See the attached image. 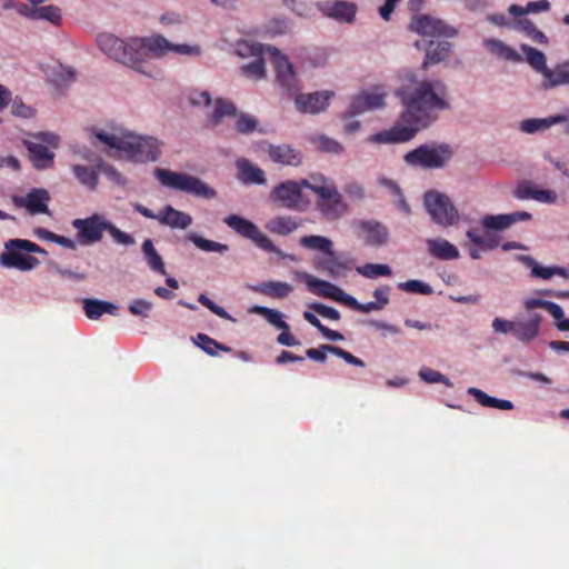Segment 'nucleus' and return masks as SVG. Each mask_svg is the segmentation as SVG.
I'll return each instance as SVG.
<instances>
[{"mask_svg":"<svg viewBox=\"0 0 569 569\" xmlns=\"http://www.w3.org/2000/svg\"><path fill=\"white\" fill-rule=\"evenodd\" d=\"M397 96L405 106L400 123L372 134L369 138L371 142L409 141L437 119L436 111L449 108L447 87L442 81H418L412 73L406 76L405 83L397 90Z\"/></svg>","mask_w":569,"mask_h":569,"instance_id":"1","label":"nucleus"},{"mask_svg":"<svg viewBox=\"0 0 569 569\" xmlns=\"http://www.w3.org/2000/svg\"><path fill=\"white\" fill-rule=\"evenodd\" d=\"M303 188L318 196L316 207L327 220H339L348 212V204L343 201L336 183L320 173L311 174L309 179L280 182L271 190L270 199L289 210H302L309 204V200L302 193Z\"/></svg>","mask_w":569,"mask_h":569,"instance_id":"2","label":"nucleus"},{"mask_svg":"<svg viewBox=\"0 0 569 569\" xmlns=\"http://www.w3.org/2000/svg\"><path fill=\"white\" fill-rule=\"evenodd\" d=\"M250 53L254 57L253 61L241 66V73L253 80H261L266 77L264 54H268L276 70V78L279 86L289 94L300 90L299 81L291 62L277 48L254 43L249 47Z\"/></svg>","mask_w":569,"mask_h":569,"instance_id":"3","label":"nucleus"},{"mask_svg":"<svg viewBox=\"0 0 569 569\" xmlns=\"http://www.w3.org/2000/svg\"><path fill=\"white\" fill-rule=\"evenodd\" d=\"M94 137L109 149H114L133 162L157 161L161 153L160 141L150 136H138L120 130L111 133L97 131Z\"/></svg>","mask_w":569,"mask_h":569,"instance_id":"4","label":"nucleus"},{"mask_svg":"<svg viewBox=\"0 0 569 569\" xmlns=\"http://www.w3.org/2000/svg\"><path fill=\"white\" fill-rule=\"evenodd\" d=\"M97 43L109 58L141 73L152 76V72L147 68L149 60L148 38H132L126 42L111 33H101L97 38Z\"/></svg>","mask_w":569,"mask_h":569,"instance_id":"5","label":"nucleus"},{"mask_svg":"<svg viewBox=\"0 0 569 569\" xmlns=\"http://www.w3.org/2000/svg\"><path fill=\"white\" fill-rule=\"evenodd\" d=\"M156 177L161 184L178 191H183L203 199H213L217 197V191L213 188L194 176L167 169H157Z\"/></svg>","mask_w":569,"mask_h":569,"instance_id":"6","label":"nucleus"},{"mask_svg":"<svg viewBox=\"0 0 569 569\" xmlns=\"http://www.w3.org/2000/svg\"><path fill=\"white\" fill-rule=\"evenodd\" d=\"M452 158L450 146L441 143L438 146L422 144L405 154L408 166L423 169H438L446 166Z\"/></svg>","mask_w":569,"mask_h":569,"instance_id":"7","label":"nucleus"},{"mask_svg":"<svg viewBox=\"0 0 569 569\" xmlns=\"http://www.w3.org/2000/svg\"><path fill=\"white\" fill-rule=\"evenodd\" d=\"M223 222L236 233L250 240L260 250L284 257L283 252L276 247L273 241L252 221L238 214H229L223 219Z\"/></svg>","mask_w":569,"mask_h":569,"instance_id":"8","label":"nucleus"},{"mask_svg":"<svg viewBox=\"0 0 569 569\" xmlns=\"http://www.w3.org/2000/svg\"><path fill=\"white\" fill-rule=\"evenodd\" d=\"M423 203L432 220L440 226H452L459 218L458 210L449 197L441 192H426L423 197Z\"/></svg>","mask_w":569,"mask_h":569,"instance_id":"9","label":"nucleus"},{"mask_svg":"<svg viewBox=\"0 0 569 569\" xmlns=\"http://www.w3.org/2000/svg\"><path fill=\"white\" fill-rule=\"evenodd\" d=\"M108 222L101 214L94 213L84 219H74L72 226L78 230L77 239L81 244H93L101 241Z\"/></svg>","mask_w":569,"mask_h":569,"instance_id":"10","label":"nucleus"},{"mask_svg":"<svg viewBox=\"0 0 569 569\" xmlns=\"http://www.w3.org/2000/svg\"><path fill=\"white\" fill-rule=\"evenodd\" d=\"M149 59L159 58L169 51L179 54L199 56L201 53L199 46L173 44L162 36H153L148 38Z\"/></svg>","mask_w":569,"mask_h":569,"instance_id":"11","label":"nucleus"},{"mask_svg":"<svg viewBox=\"0 0 569 569\" xmlns=\"http://www.w3.org/2000/svg\"><path fill=\"white\" fill-rule=\"evenodd\" d=\"M410 29L419 34L423 36H445L455 37L457 30L442 20L423 14L416 17L411 23Z\"/></svg>","mask_w":569,"mask_h":569,"instance_id":"12","label":"nucleus"},{"mask_svg":"<svg viewBox=\"0 0 569 569\" xmlns=\"http://www.w3.org/2000/svg\"><path fill=\"white\" fill-rule=\"evenodd\" d=\"M301 279L306 282L308 290L317 296L329 298L347 306V299L350 295L346 293L338 286L326 280L318 279L309 273H301Z\"/></svg>","mask_w":569,"mask_h":569,"instance_id":"13","label":"nucleus"},{"mask_svg":"<svg viewBox=\"0 0 569 569\" xmlns=\"http://www.w3.org/2000/svg\"><path fill=\"white\" fill-rule=\"evenodd\" d=\"M50 194L43 188H34L24 197H16L13 202L17 207L26 208L31 216L44 213L50 214L48 202Z\"/></svg>","mask_w":569,"mask_h":569,"instance_id":"14","label":"nucleus"},{"mask_svg":"<svg viewBox=\"0 0 569 569\" xmlns=\"http://www.w3.org/2000/svg\"><path fill=\"white\" fill-rule=\"evenodd\" d=\"M295 103L298 111L303 113H318L329 106V100L333 96L331 91L313 92L308 94H297Z\"/></svg>","mask_w":569,"mask_h":569,"instance_id":"15","label":"nucleus"},{"mask_svg":"<svg viewBox=\"0 0 569 569\" xmlns=\"http://www.w3.org/2000/svg\"><path fill=\"white\" fill-rule=\"evenodd\" d=\"M532 214L527 211H516L502 214H486L481 219V224L487 230L502 231L510 228L519 221H529Z\"/></svg>","mask_w":569,"mask_h":569,"instance_id":"16","label":"nucleus"},{"mask_svg":"<svg viewBox=\"0 0 569 569\" xmlns=\"http://www.w3.org/2000/svg\"><path fill=\"white\" fill-rule=\"evenodd\" d=\"M523 307L527 311L543 309L555 319V327L558 330L569 329V319L565 318L562 307L556 302L540 298H528L523 301Z\"/></svg>","mask_w":569,"mask_h":569,"instance_id":"17","label":"nucleus"},{"mask_svg":"<svg viewBox=\"0 0 569 569\" xmlns=\"http://www.w3.org/2000/svg\"><path fill=\"white\" fill-rule=\"evenodd\" d=\"M267 153L270 160L280 166L298 167L302 163V152L290 144H269Z\"/></svg>","mask_w":569,"mask_h":569,"instance_id":"18","label":"nucleus"},{"mask_svg":"<svg viewBox=\"0 0 569 569\" xmlns=\"http://www.w3.org/2000/svg\"><path fill=\"white\" fill-rule=\"evenodd\" d=\"M6 251L0 256V264L7 268H17L21 271H29L39 264V260L29 254L21 253L19 248H11L9 241L4 244Z\"/></svg>","mask_w":569,"mask_h":569,"instance_id":"19","label":"nucleus"},{"mask_svg":"<svg viewBox=\"0 0 569 569\" xmlns=\"http://www.w3.org/2000/svg\"><path fill=\"white\" fill-rule=\"evenodd\" d=\"M385 97L386 93L363 91L353 97L350 103L349 114L356 116L381 108L385 104Z\"/></svg>","mask_w":569,"mask_h":569,"instance_id":"20","label":"nucleus"},{"mask_svg":"<svg viewBox=\"0 0 569 569\" xmlns=\"http://www.w3.org/2000/svg\"><path fill=\"white\" fill-rule=\"evenodd\" d=\"M542 317L539 313H532L527 320H517L515 322L513 337L522 342L529 343L540 333Z\"/></svg>","mask_w":569,"mask_h":569,"instance_id":"21","label":"nucleus"},{"mask_svg":"<svg viewBox=\"0 0 569 569\" xmlns=\"http://www.w3.org/2000/svg\"><path fill=\"white\" fill-rule=\"evenodd\" d=\"M515 197L520 200L533 199L543 203H555L558 199L555 191L538 189L528 181L518 184L515 190Z\"/></svg>","mask_w":569,"mask_h":569,"instance_id":"22","label":"nucleus"},{"mask_svg":"<svg viewBox=\"0 0 569 569\" xmlns=\"http://www.w3.org/2000/svg\"><path fill=\"white\" fill-rule=\"evenodd\" d=\"M157 220L173 229H187L192 223V217L189 213L174 209L172 206H166L159 213Z\"/></svg>","mask_w":569,"mask_h":569,"instance_id":"23","label":"nucleus"},{"mask_svg":"<svg viewBox=\"0 0 569 569\" xmlns=\"http://www.w3.org/2000/svg\"><path fill=\"white\" fill-rule=\"evenodd\" d=\"M321 11L330 17L340 21L351 22L356 16L357 7L349 1H326L321 4Z\"/></svg>","mask_w":569,"mask_h":569,"instance_id":"24","label":"nucleus"},{"mask_svg":"<svg viewBox=\"0 0 569 569\" xmlns=\"http://www.w3.org/2000/svg\"><path fill=\"white\" fill-rule=\"evenodd\" d=\"M23 144L30 154L33 167L38 170L48 169L53 164L54 153L42 143L24 140Z\"/></svg>","mask_w":569,"mask_h":569,"instance_id":"25","label":"nucleus"},{"mask_svg":"<svg viewBox=\"0 0 569 569\" xmlns=\"http://www.w3.org/2000/svg\"><path fill=\"white\" fill-rule=\"evenodd\" d=\"M239 179L247 184H264L267 182L264 171L247 159H238L236 162Z\"/></svg>","mask_w":569,"mask_h":569,"instance_id":"26","label":"nucleus"},{"mask_svg":"<svg viewBox=\"0 0 569 569\" xmlns=\"http://www.w3.org/2000/svg\"><path fill=\"white\" fill-rule=\"evenodd\" d=\"M519 260L527 267L531 268V276L543 280L550 279L553 276H560L565 279L569 278V271L563 267H543L536 262L530 256H520Z\"/></svg>","mask_w":569,"mask_h":569,"instance_id":"27","label":"nucleus"},{"mask_svg":"<svg viewBox=\"0 0 569 569\" xmlns=\"http://www.w3.org/2000/svg\"><path fill=\"white\" fill-rule=\"evenodd\" d=\"M360 228L365 232V242L369 246H382L388 240V230L379 222L362 221Z\"/></svg>","mask_w":569,"mask_h":569,"instance_id":"28","label":"nucleus"},{"mask_svg":"<svg viewBox=\"0 0 569 569\" xmlns=\"http://www.w3.org/2000/svg\"><path fill=\"white\" fill-rule=\"evenodd\" d=\"M71 170L79 183L92 191L97 189L100 173L99 162L94 167L73 164Z\"/></svg>","mask_w":569,"mask_h":569,"instance_id":"29","label":"nucleus"},{"mask_svg":"<svg viewBox=\"0 0 569 569\" xmlns=\"http://www.w3.org/2000/svg\"><path fill=\"white\" fill-rule=\"evenodd\" d=\"M253 290L271 298L284 299L291 295L293 287L288 282L270 280L257 284Z\"/></svg>","mask_w":569,"mask_h":569,"instance_id":"30","label":"nucleus"},{"mask_svg":"<svg viewBox=\"0 0 569 569\" xmlns=\"http://www.w3.org/2000/svg\"><path fill=\"white\" fill-rule=\"evenodd\" d=\"M427 244L429 253L437 259L452 260L459 257L456 246L445 239H429Z\"/></svg>","mask_w":569,"mask_h":569,"instance_id":"31","label":"nucleus"},{"mask_svg":"<svg viewBox=\"0 0 569 569\" xmlns=\"http://www.w3.org/2000/svg\"><path fill=\"white\" fill-rule=\"evenodd\" d=\"M299 226L300 221L295 217L278 216L267 222L266 229L271 233L288 236L297 230Z\"/></svg>","mask_w":569,"mask_h":569,"instance_id":"32","label":"nucleus"},{"mask_svg":"<svg viewBox=\"0 0 569 569\" xmlns=\"http://www.w3.org/2000/svg\"><path fill=\"white\" fill-rule=\"evenodd\" d=\"M83 310L89 319L98 320L103 313L116 315L118 307L112 302L103 300L84 299Z\"/></svg>","mask_w":569,"mask_h":569,"instance_id":"33","label":"nucleus"},{"mask_svg":"<svg viewBox=\"0 0 569 569\" xmlns=\"http://www.w3.org/2000/svg\"><path fill=\"white\" fill-rule=\"evenodd\" d=\"M567 118L561 114H556L549 118H530L520 123V129L527 133H535L537 131L547 130L551 126L565 122Z\"/></svg>","mask_w":569,"mask_h":569,"instance_id":"34","label":"nucleus"},{"mask_svg":"<svg viewBox=\"0 0 569 569\" xmlns=\"http://www.w3.org/2000/svg\"><path fill=\"white\" fill-rule=\"evenodd\" d=\"M467 392L468 395L472 396L482 407L497 408L500 410L513 409V403L510 400L491 397L478 388L470 387L468 388Z\"/></svg>","mask_w":569,"mask_h":569,"instance_id":"35","label":"nucleus"},{"mask_svg":"<svg viewBox=\"0 0 569 569\" xmlns=\"http://www.w3.org/2000/svg\"><path fill=\"white\" fill-rule=\"evenodd\" d=\"M569 84V60L558 63L546 72L545 87L553 88Z\"/></svg>","mask_w":569,"mask_h":569,"instance_id":"36","label":"nucleus"},{"mask_svg":"<svg viewBox=\"0 0 569 569\" xmlns=\"http://www.w3.org/2000/svg\"><path fill=\"white\" fill-rule=\"evenodd\" d=\"M327 257L318 262V268L328 272L330 277H340L349 270L348 262L337 257L331 250V253H326Z\"/></svg>","mask_w":569,"mask_h":569,"instance_id":"37","label":"nucleus"},{"mask_svg":"<svg viewBox=\"0 0 569 569\" xmlns=\"http://www.w3.org/2000/svg\"><path fill=\"white\" fill-rule=\"evenodd\" d=\"M451 50V43L448 41H439L437 43L430 42L427 48L426 59L422 63V68L426 69L431 63H438L443 61Z\"/></svg>","mask_w":569,"mask_h":569,"instance_id":"38","label":"nucleus"},{"mask_svg":"<svg viewBox=\"0 0 569 569\" xmlns=\"http://www.w3.org/2000/svg\"><path fill=\"white\" fill-rule=\"evenodd\" d=\"M141 249L149 268L154 272L166 274L163 259L156 250L152 240L146 239Z\"/></svg>","mask_w":569,"mask_h":569,"instance_id":"39","label":"nucleus"},{"mask_svg":"<svg viewBox=\"0 0 569 569\" xmlns=\"http://www.w3.org/2000/svg\"><path fill=\"white\" fill-rule=\"evenodd\" d=\"M485 47L493 54L509 61H521V56L498 39H486Z\"/></svg>","mask_w":569,"mask_h":569,"instance_id":"40","label":"nucleus"},{"mask_svg":"<svg viewBox=\"0 0 569 569\" xmlns=\"http://www.w3.org/2000/svg\"><path fill=\"white\" fill-rule=\"evenodd\" d=\"M521 49L526 54L527 62L546 79V72L550 69L546 64V56L542 51L527 44H522Z\"/></svg>","mask_w":569,"mask_h":569,"instance_id":"41","label":"nucleus"},{"mask_svg":"<svg viewBox=\"0 0 569 569\" xmlns=\"http://www.w3.org/2000/svg\"><path fill=\"white\" fill-rule=\"evenodd\" d=\"M299 243L307 249L318 250L323 253H331L332 241L322 236H305L301 237Z\"/></svg>","mask_w":569,"mask_h":569,"instance_id":"42","label":"nucleus"},{"mask_svg":"<svg viewBox=\"0 0 569 569\" xmlns=\"http://www.w3.org/2000/svg\"><path fill=\"white\" fill-rule=\"evenodd\" d=\"M226 116H237L236 106L231 101L217 99L214 110L210 117V122L217 126Z\"/></svg>","mask_w":569,"mask_h":569,"instance_id":"43","label":"nucleus"},{"mask_svg":"<svg viewBox=\"0 0 569 569\" xmlns=\"http://www.w3.org/2000/svg\"><path fill=\"white\" fill-rule=\"evenodd\" d=\"M189 240L199 249L207 252H227L229 247L224 243L216 242L213 240L204 239L198 234L191 233Z\"/></svg>","mask_w":569,"mask_h":569,"instance_id":"44","label":"nucleus"},{"mask_svg":"<svg viewBox=\"0 0 569 569\" xmlns=\"http://www.w3.org/2000/svg\"><path fill=\"white\" fill-rule=\"evenodd\" d=\"M197 345L208 355L216 356L217 350H221L223 352H230L231 348L219 343L214 339L210 338L206 333H198L197 335Z\"/></svg>","mask_w":569,"mask_h":569,"instance_id":"45","label":"nucleus"},{"mask_svg":"<svg viewBox=\"0 0 569 569\" xmlns=\"http://www.w3.org/2000/svg\"><path fill=\"white\" fill-rule=\"evenodd\" d=\"M357 272L361 276L376 279L378 277H388L391 274V268L382 263H366L357 268Z\"/></svg>","mask_w":569,"mask_h":569,"instance_id":"46","label":"nucleus"},{"mask_svg":"<svg viewBox=\"0 0 569 569\" xmlns=\"http://www.w3.org/2000/svg\"><path fill=\"white\" fill-rule=\"evenodd\" d=\"M419 377L421 378V380H423L427 383H443L447 387H452V383L446 376H443L441 372L436 371L431 368H427V367L421 368L419 370Z\"/></svg>","mask_w":569,"mask_h":569,"instance_id":"47","label":"nucleus"},{"mask_svg":"<svg viewBox=\"0 0 569 569\" xmlns=\"http://www.w3.org/2000/svg\"><path fill=\"white\" fill-rule=\"evenodd\" d=\"M398 288L405 292L431 295L432 288L420 280H408L398 284Z\"/></svg>","mask_w":569,"mask_h":569,"instance_id":"48","label":"nucleus"},{"mask_svg":"<svg viewBox=\"0 0 569 569\" xmlns=\"http://www.w3.org/2000/svg\"><path fill=\"white\" fill-rule=\"evenodd\" d=\"M467 237L473 244L479 246L480 248H482L485 250H492V249L497 248L499 244L498 238H496V237L483 238V237L479 236L473 230H468Z\"/></svg>","mask_w":569,"mask_h":569,"instance_id":"49","label":"nucleus"},{"mask_svg":"<svg viewBox=\"0 0 569 569\" xmlns=\"http://www.w3.org/2000/svg\"><path fill=\"white\" fill-rule=\"evenodd\" d=\"M32 14L34 16V20L46 19L52 23H58L61 19L60 10L53 6L36 8Z\"/></svg>","mask_w":569,"mask_h":569,"instance_id":"50","label":"nucleus"},{"mask_svg":"<svg viewBox=\"0 0 569 569\" xmlns=\"http://www.w3.org/2000/svg\"><path fill=\"white\" fill-rule=\"evenodd\" d=\"M258 120L247 113H240L236 122V129L239 133L248 134L256 130Z\"/></svg>","mask_w":569,"mask_h":569,"instance_id":"51","label":"nucleus"},{"mask_svg":"<svg viewBox=\"0 0 569 569\" xmlns=\"http://www.w3.org/2000/svg\"><path fill=\"white\" fill-rule=\"evenodd\" d=\"M107 232L111 236L114 242L122 246H132L134 244V238L129 233L117 228L112 222H108Z\"/></svg>","mask_w":569,"mask_h":569,"instance_id":"52","label":"nucleus"},{"mask_svg":"<svg viewBox=\"0 0 569 569\" xmlns=\"http://www.w3.org/2000/svg\"><path fill=\"white\" fill-rule=\"evenodd\" d=\"M152 302L144 299H136L129 305V311L133 316H138L141 318H148L152 310Z\"/></svg>","mask_w":569,"mask_h":569,"instance_id":"53","label":"nucleus"},{"mask_svg":"<svg viewBox=\"0 0 569 569\" xmlns=\"http://www.w3.org/2000/svg\"><path fill=\"white\" fill-rule=\"evenodd\" d=\"M318 148L323 152L333 154H339L343 150V147L339 141L327 136H320L318 138Z\"/></svg>","mask_w":569,"mask_h":569,"instance_id":"54","label":"nucleus"},{"mask_svg":"<svg viewBox=\"0 0 569 569\" xmlns=\"http://www.w3.org/2000/svg\"><path fill=\"white\" fill-rule=\"evenodd\" d=\"M198 301L206 308H208L211 312H213L216 316L226 319L234 321V319L220 306L214 303L211 299H209L206 295H200L198 297Z\"/></svg>","mask_w":569,"mask_h":569,"instance_id":"55","label":"nucleus"},{"mask_svg":"<svg viewBox=\"0 0 569 569\" xmlns=\"http://www.w3.org/2000/svg\"><path fill=\"white\" fill-rule=\"evenodd\" d=\"M198 301L206 308H208L211 312H213L216 316L226 319L234 321V319L220 306L214 303L211 299H209L206 295H200L198 297Z\"/></svg>","mask_w":569,"mask_h":569,"instance_id":"56","label":"nucleus"},{"mask_svg":"<svg viewBox=\"0 0 569 569\" xmlns=\"http://www.w3.org/2000/svg\"><path fill=\"white\" fill-rule=\"evenodd\" d=\"M347 306L351 309L362 312V313H369L371 311H378L382 310L380 306L376 301H370L367 303H360L355 297L350 296L347 299Z\"/></svg>","mask_w":569,"mask_h":569,"instance_id":"57","label":"nucleus"},{"mask_svg":"<svg viewBox=\"0 0 569 569\" xmlns=\"http://www.w3.org/2000/svg\"><path fill=\"white\" fill-rule=\"evenodd\" d=\"M9 246L11 248H19L21 250H24L27 252H33V253H47L44 249L39 247L37 243L24 240V239H10Z\"/></svg>","mask_w":569,"mask_h":569,"instance_id":"58","label":"nucleus"},{"mask_svg":"<svg viewBox=\"0 0 569 569\" xmlns=\"http://www.w3.org/2000/svg\"><path fill=\"white\" fill-rule=\"evenodd\" d=\"M343 190L347 197L352 201H361L365 199V189L362 184L357 181L346 183Z\"/></svg>","mask_w":569,"mask_h":569,"instance_id":"59","label":"nucleus"},{"mask_svg":"<svg viewBox=\"0 0 569 569\" xmlns=\"http://www.w3.org/2000/svg\"><path fill=\"white\" fill-rule=\"evenodd\" d=\"M310 308L323 318L335 321H338L340 319V312L337 309L326 306L323 303L315 302L310 306Z\"/></svg>","mask_w":569,"mask_h":569,"instance_id":"60","label":"nucleus"},{"mask_svg":"<svg viewBox=\"0 0 569 569\" xmlns=\"http://www.w3.org/2000/svg\"><path fill=\"white\" fill-rule=\"evenodd\" d=\"M329 353H332V355L343 359L347 363L353 365L356 367L362 368L366 366L363 360H361L360 358L353 356L352 353H350L349 351H347L340 347L329 349Z\"/></svg>","mask_w":569,"mask_h":569,"instance_id":"61","label":"nucleus"},{"mask_svg":"<svg viewBox=\"0 0 569 569\" xmlns=\"http://www.w3.org/2000/svg\"><path fill=\"white\" fill-rule=\"evenodd\" d=\"M331 348H337V346L321 345L319 348H310L307 349L306 356L315 361L325 362L327 360V353Z\"/></svg>","mask_w":569,"mask_h":569,"instance_id":"62","label":"nucleus"},{"mask_svg":"<svg viewBox=\"0 0 569 569\" xmlns=\"http://www.w3.org/2000/svg\"><path fill=\"white\" fill-rule=\"evenodd\" d=\"M515 322L516 321L506 320L502 318H495L492 321V329L497 333H503V335L511 333L513 336L515 335Z\"/></svg>","mask_w":569,"mask_h":569,"instance_id":"63","label":"nucleus"},{"mask_svg":"<svg viewBox=\"0 0 569 569\" xmlns=\"http://www.w3.org/2000/svg\"><path fill=\"white\" fill-rule=\"evenodd\" d=\"M382 183L385 186H387L388 188H390L398 197V207L406 213H410V206L409 203L406 201L400 188L398 187V184L392 181V180H383Z\"/></svg>","mask_w":569,"mask_h":569,"instance_id":"64","label":"nucleus"}]
</instances>
